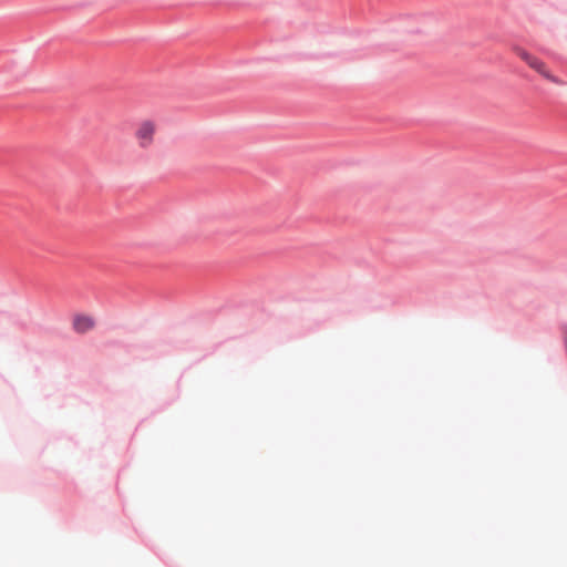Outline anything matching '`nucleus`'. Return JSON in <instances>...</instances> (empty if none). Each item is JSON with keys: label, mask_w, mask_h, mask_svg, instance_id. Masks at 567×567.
Returning a JSON list of instances; mask_svg holds the SVG:
<instances>
[{"label": "nucleus", "mask_w": 567, "mask_h": 567, "mask_svg": "<svg viewBox=\"0 0 567 567\" xmlns=\"http://www.w3.org/2000/svg\"><path fill=\"white\" fill-rule=\"evenodd\" d=\"M156 132L157 123L154 120L146 118L141 121L134 131L137 146L142 150H148L155 142Z\"/></svg>", "instance_id": "obj_1"}, {"label": "nucleus", "mask_w": 567, "mask_h": 567, "mask_svg": "<svg viewBox=\"0 0 567 567\" xmlns=\"http://www.w3.org/2000/svg\"><path fill=\"white\" fill-rule=\"evenodd\" d=\"M516 53L524 62H526L532 69H534L545 79L549 80L553 83L561 84V82L548 71L546 64L542 60L532 55L530 53L523 49H517Z\"/></svg>", "instance_id": "obj_2"}, {"label": "nucleus", "mask_w": 567, "mask_h": 567, "mask_svg": "<svg viewBox=\"0 0 567 567\" xmlns=\"http://www.w3.org/2000/svg\"><path fill=\"white\" fill-rule=\"evenodd\" d=\"M95 320L92 316L78 313L72 319V328L76 333L83 334L94 329Z\"/></svg>", "instance_id": "obj_3"}]
</instances>
